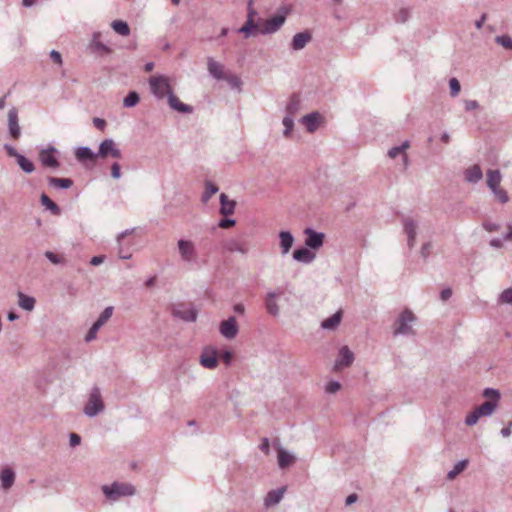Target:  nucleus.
<instances>
[{
	"instance_id": "nucleus-1",
	"label": "nucleus",
	"mask_w": 512,
	"mask_h": 512,
	"mask_svg": "<svg viewBox=\"0 0 512 512\" xmlns=\"http://www.w3.org/2000/svg\"><path fill=\"white\" fill-rule=\"evenodd\" d=\"M102 492L108 500L117 501L121 497L133 496L136 489L130 483L115 481L111 485H103Z\"/></svg>"
},
{
	"instance_id": "nucleus-2",
	"label": "nucleus",
	"mask_w": 512,
	"mask_h": 512,
	"mask_svg": "<svg viewBox=\"0 0 512 512\" xmlns=\"http://www.w3.org/2000/svg\"><path fill=\"white\" fill-rule=\"evenodd\" d=\"M417 320L416 316L409 309L403 310L394 323L393 335H413L412 324Z\"/></svg>"
},
{
	"instance_id": "nucleus-3",
	"label": "nucleus",
	"mask_w": 512,
	"mask_h": 512,
	"mask_svg": "<svg viewBox=\"0 0 512 512\" xmlns=\"http://www.w3.org/2000/svg\"><path fill=\"white\" fill-rule=\"evenodd\" d=\"M287 13L288 10L285 7L280 8L277 14L263 21L259 34L269 35L277 32L285 23Z\"/></svg>"
},
{
	"instance_id": "nucleus-4",
	"label": "nucleus",
	"mask_w": 512,
	"mask_h": 512,
	"mask_svg": "<svg viewBox=\"0 0 512 512\" xmlns=\"http://www.w3.org/2000/svg\"><path fill=\"white\" fill-rule=\"evenodd\" d=\"M148 82L151 93L159 100L168 95L172 89L168 77L164 75L151 76Z\"/></svg>"
},
{
	"instance_id": "nucleus-5",
	"label": "nucleus",
	"mask_w": 512,
	"mask_h": 512,
	"mask_svg": "<svg viewBox=\"0 0 512 512\" xmlns=\"http://www.w3.org/2000/svg\"><path fill=\"white\" fill-rule=\"evenodd\" d=\"M104 410V403L101 397V392L98 387H93L89 394V399L84 407V413L88 417H95Z\"/></svg>"
},
{
	"instance_id": "nucleus-6",
	"label": "nucleus",
	"mask_w": 512,
	"mask_h": 512,
	"mask_svg": "<svg viewBox=\"0 0 512 512\" xmlns=\"http://www.w3.org/2000/svg\"><path fill=\"white\" fill-rule=\"evenodd\" d=\"M172 315L186 322H195L198 313L192 305L180 303L173 306Z\"/></svg>"
},
{
	"instance_id": "nucleus-7",
	"label": "nucleus",
	"mask_w": 512,
	"mask_h": 512,
	"mask_svg": "<svg viewBox=\"0 0 512 512\" xmlns=\"http://www.w3.org/2000/svg\"><path fill=\"white\" fill-rule=\"evenodd\" d=\"M112 313H113V307L112 306L106 307L102 311V313L100 314L98 319L93 323V325L91 326V328L87 332V334L85 336V341L86 342H91V341H93L96 338L97 332L111 318Z\"/></svg>"
},
{
	"instance_id": "nucleus-8",
	"label": "nucleus",
	"mask_w": 512,
	"mask_h": 512,
	"mask_svg": "<svg viewBox=\"0 0 512 512\" xmlns=\"http://www.w3.org/2000/svg\"><path fill=\"white\" fill-rule=\"evenodd\" d=\"M181 259L184 262H193L196 260L197 251L194 243L190 240L180 239L177 242Z\"/></svg>"
},
{
	"instance_id": "nucleus-9",
	"label": "nucleus",
	"mask_w": 512,
	"mask_h": 512,
	"mask_svg": "<svg viewBox=\"0 0 512 512\" xmlns=\"http://www.w3.org/2000/svg\"><path fill=\"white\" fill-rule=\"evenodd\" d=\"M305 245L312 249L318 250L323 246L325 235L322 232H317L312 228L304 229Z\"/></svg>"
},
{
	"instance_id": "nucleus-10",
	"label": "nucleus",
	"mask_w": 512,
	"mask_h": 512,
	"mask_svg": "<svg viewBox=\"0 0 512 512\" xmlns=\"http://www.w3.org/2000/svg\"><path fill=\"white\" fill-rule=\"evenodd\" d=\"M402 224L404 227V232L407 235V246L409 249H413L416 242L418 224L411 217H404L402 219Z\"/></svg>"
},
{
	"instance_id": "nucleus-11",
	"label": "nucleus",
	"mask_w": 512,
	"mask_h": 512,
	"mask_svg": "<svg viewBox=\"0 0 512 512\" xmlns=\"http://www.w3.org/2000/svg\"><path fill=\"white\" fill-rule=\"evenodd\" d=\"M223 248L228 252L246 255L249 252V243L243 238H231L224 242Z\"/></svg>"
},
{
	"instance_id": "nucleus-12",
	"label": "nucleus",
	"mask_w": 512,
	"mask_h": 512,
	"mask_svg": "<svg viewBox=\"0 0 512 512\" xmlns=\"http://www.w3.org/2000/svg\"><path fill=\"white\" fill-rule=\"evenodd\" d=\"M219 331L221 335L226 339H234L239 331V327L234 316H230L228 319L220 323Z\"/></svg>"
},
{
	"instance_id": "nucleus-13",
	"label": "nucleus",
	"mask_w": 512,
	"mask_h": 512,
	"mask_svg": "<svg viewBox=\"0 0 512 512\" xmlns=\"http://www.w3.org/2000/svg\"><path fill=\"white\" fill-rule=\"evenodd\" d=\"M56 152L57 149L53 146H50L47 149H42L39 153V160L41 161L42 165L45 167L57 169L60 166V162L54 155Z\"/></svg>"
},
{
	"instance_id": "nucleus-14",
	"label": "nucleus",
	"mask_w": 512,
	"mask_h": 512,
	"mask_svg": "<svg viewBox=\"0 0 512 512\" xmlns=\"http://www.w3.org/2000/svg\"><path fill=\"white\" fill-rule=\"evenodd\" d=\"M8 131L10 136L17 140L21 135V128L19 125L18 109L12 107L8 111Z\"/></svg>"
},
{
	"instance_id": "nucleus-15",
	"label": "nucleus",
	"mask_w": 512,
	"mask_h": 512,
	"mask_svg": "<svg viewBox=\"0 0 512 512\" xmlns=\"http://www.w3.org/2000/svg\"><path fill=\"white\" fill-rule=\"evenodd\" d=\"M354 361V354L348 346H342L339 349L338 357L335 361V369L340 367H349Z\"/></svg>"
},
{
	"instance_id": "nucleus-16",
	"label": "nucleus",
	"mask_w": 512,
	"mask_h": 512,
	"mask_svg": "<svg viewBox=\"0 0 512 512\" xmlns=\"http://www.w3.org/2000/svg\"><path fill=\"white\" fill-rule=\"evenodd\" d=\"M281 294H282V291H279V292L270 291L266 295L265 302H264L265 308H266L268 314H270L273 317L279 316L280 308L276 302V298L278 296H280Z\"/></svg>"
},
{
	"instance_id": "nucleus-17",
	"label": "nucleus",
	"mask_w": 512,
	"mask_h": 512,
	"mask_svg": "<svg viewBox=\"0 0 512 512\" xmlns=\"http://www.w3.org/2000/svg\"><path fill=\"white\" fill-rule=\"evenodd\" d=\"M168 105L171 109L178 111L180 113H192L193 107L182 103L178 97L173 93V91H169L167 95Z\"/></svg>"
},
{
	"instance_id": "nucleus-18",
	"label": "nucleus",
	"mask_w": 512,
	"mask_h": 512,
	"mask_svg": "<svg viewBox=\"0 0 512 512\" xmlns=\"http://www.w3.org/2000/svg\"><path fill=\"white\" fill-rule=\"evenodd\" d=\"M315 257V253L312 252L307 246L297 248L293 251V259L304 264H310L314 261Z\"/></svg>"
},
{
	"instance_id": "nucleus-19",
	"label": "nucleus",
	"mask_w": 512,
	"mask_h": 512,
	"mask_svg": "<svg viewBox=\"0 0 512 512\" xmlns=\"http://www.w3.org/2000/svg\"><path fill=\"white\" fill-rule=\"evenodd\" d=\"M200 364L207 369H214L218 365L217 351L212 349L210 351H204L199 358Z\"/></svg>"
},
{
	"instance_id": "nucleus-20",
	"label": "nucleus",
	"mask_w": 512,
	"mask_h": 512,
	"mask_svg": "<svg viewBox=\"0 0 512 512\" xmlns=\"http://www.w3.org/2000/svg\"><path fill=\"white\" fill-rule=\"evenodd\" d=\"M279 244L281 248V254L286 255L294 244V237L290 231L279 232Z\"/></svg>"
},
{
	"instance_id": "nucleus-21",
	"label": "nucleus",
	"mask_w": 512,
	"mask_h": 512,
	"mask_svg": "<svg viewBox=\"0 0 512 512\" xmlns=\"http://www.w3.org/2000/svg\"><path fill=\"white\" fill-rule=\"evenodd\" d=\"M209 74L217 80H223L226 74L224 73V66L215 61L212 57L207 59Z\"/></svg>"
},
{
	"instance_id": "nucleus-22",
	"label": "nucleus",
	"mask_w": 512,
	"mask_h": 512,
	"mask_svg": "<svg viewBox=\"0 0 512 512\" xmlns=\"http://www.w3.org/2000/svg\"><path fill=\"white\" fill-rule=\"evenodd\" d=\"M311 34L308 31L296 33L291 42V48L295 51L302 50L311 40Z\"/></svg>"
},
{
	"instance_id": "nucleus-23",
	"label": "nucleus",
	"mask_w": 512,
	"mask_h": 512,
	"mask_svg": "<svg viewBox=\"0 0 512 512\" xmlns=\"http://www.w3.org/2000/svg\"><path fill=\"white\" fill-rule=\"evenodd\" d=\"M261 26L259 22L254 19H247L245 24L238 29V33L244 35L245 38H249L251 35L259 34Z\"/></svg>"
},
{
	"instance_id": "nucleus-24",
	"label": "nucleus",
	"mask_w": 512,
	"mask_h": 512,
	"mask_svg": "<svg viewBox=\"0 0 512 512\" xmlns=\"http://www.w3.org/2000/svg\"><path fill=\"white\" fill-rule=\"evenodd\" d=\"M482 177H483L482 169L477 164L467 168L464 172V179L468 183L476 184L482 179Z\"/></svg>"
},
{
	"instance_id": "nucleus-25",
	"label": "nucleus",
	"mask_w": 512,
	"mask_h": 512,
	"mask_svg": "<svg viewBox=\"0 0 512 512\" xmlns=\"http://www.w3.org/2000/svg\"><path fill=\"white\" fill-rule=\"evenodd\" d=\"M321 116L318 112H312L301 119V123L306 126L308 132L313 133L316 131Z\"/></svg>"
},
{
	"instance_id": "nucleus-26",
	"label": "nucleus",
	"mask_w": 512,
	"mask_h": 512,
	"mask_svg": "<svg viewBox=\"0 0 512 512\" xmlns=\"http://www.w3.org/2000/svg\"><path fill=\"white\" fill-rule=\"evenodd\" d=\"M236 202L230 200L225 193L220 195V214L223 216L232 215L235 211Z\"/></svg>"
},
{
	"instance_id": "nucleus-27",
	"label": "nucleus",
	"mask_w": 512,
	"mask_h": 512,
	"mask_svg": "<svg viewBox=\"0 0 512 512\" xmlns=\"http://www.w3.org/2000/svg\"><path fill=\"white\" fill-rule=\"evenodd\" d=\"M75 156L79 162H86V161L95 162L96 159L98 158V155H96V153L93 152L91 150V148L86 147V146L77 148V150L75 152Z\"/></svg>"
},
{
	"instance_id": "nucleus-28",
	"label": "nucleus",
	"mask_w": 512,
	"mask_h": 512,
	"mask_svg": "<svg viewBox=\"0 0 512 512\" xmlns=\"http://www.w3.org/2000/svg\"><path fill=\"white\" fill-rule=\"evenodd\" d=\"M100 32H94L92 35V40L90 43V48L93 52H99L101 54H109L111 52V49L100 41Z\"/></svg>"
},
{
	"instance_id": "nucleus-29",
	"label": "nucleus",
	"mask_w": 512,
	"mask_h": 512,
	"mask_svg": "<svg viewBox=\"0 0 512 512\" xmlns=\"http://www.w3.org/2000/svg\"><path fill=\"white\" fill-rule=\"evenodd\" d=\"M342 320V311L338 310L336 313H334L332 316L328 317L327 319L323 320L321 322V328L324 330H335Z\"/></svg>"
},
{
	"instance_id": "nucleus-30",
	"label": "nucleus",
	"mask_w": 512,
	"mask_h": 512,
	"mask_svg": "<svg viewBox=\"0 0 512 512\" xmlns=\"http://www.w3.org/2000/svg\"><path fill=\"white\" fill-rule=\"evenodd\" d=\"M284 492V487L269 491L264 500L265 506L270 507L278 504L282 500Z\"/></svg>"
},
{
	"instance_id": "nucleus-31",
	"label": "nucleus",
	"mask_w": 512,
	"mask_h": 512,
	"mask_svg": "<svg viewBox=\"0 0 512 512\" xmlns=\"http://www.w3.org/2000/svg\"><path fill=\"white\" fill-rule=\"evenodd\" d=\"M0 480L3 489H10L15 482V472L11 468L3 469L0 472Z\"/></svg>"
},
{
	"instance_id": "nucleus-32",
	"label": "nucleus",
	"mask_w": 512,
	"mask_h": 512,
	"mask_svg": "<svg viewBox=\"0 0 512 512\" xmlns=\"http://www.w3.org/2000/svg\"><path fill=\"white\" fill-rule=\"evenodd\" d=\"M502 175L499 170L489 169L487 171V186L490 190H495L500 187Z\"/></svg>"
},
{
	"instance_id": "nucleus-33",
	"label": "nucleus",
	"mask_w": 512,
	"mask_h": 512,
	"mask_svg": "<svg viewBox=\"0 0 512 512\" xmlns=\"http://www.w3.org/2000/svg\"><path fill=\"white\" fill-rule=\"evenodd\" d=\"M116 146V143L113 139H105L103 140L98 148V152H96V155H98V158H106L110 155L114 147Z\"/></svg>"
},
{
	"instance_id": "nucleus-34",
	"label": "nucleus",
	"mask_w": 512,
	"mask_h": 512,
	"mask_svg": "<svg viewBox=\"0 0 512 512\" xmlns=\"http://www.w3.org/2000/svg\"><path fill=\"white\" fill-rule=\"evenodd\" d=\"M18 305L26 310V311H32L35 307L36 300L32 296H28L22 292H18Z\"/></svg>"
},
{
	"instance_id": "nucleus-35",
	"label": "nucleus",
	"mask_w": 512,
	"mask_h": 512,
	"mask_svg": "<svg viewBox=\"0 0 512 512\" xmlns=\"http://www.w3.org/2000/svg\"><path fill=\"white\" fill-rule=\"evenodd\" d=\"M295 459V456L286 450L282 448L278 450V465L280 468L284 469L289 467L295 461Z\"/></svg>"
},
{
	"instance_id": "nucleus-36",
	"label": "nucleus",
	"mask_w": 512,
	"mask_h": 512,
	"mask_svg": "<svg viewBox=\"0 0 512 512\" xmlns=\"http://www.w3.org/2000/svg\"><path fill=\"white\" fill-rule=\"evenodd\" d=\"M47 181L50 186L61 189H69L73 186V181L70 178H57L49 176Z\"/></svg>"
},
{
	"instance_id": "nucleus-37",
	"label": "nucleus",
	"mask_w": 512,
	"mask_h": 512,
	"mask_svg": "<svg viewBox=\"0 0 512 512\" xmlns=\"http://www.w3.org/2000/svg\"><path fill=\"white\" fill-rule=\"evenodd\" d=\"M300 110V98L297 94H292L286 106V115L294 117Z\"/></svg>"
},
{
	"instance_id": "nucleus-38",
	"label": "nucleus",
	"mask_w": 512,
	"mask_h": 512,
	"mask_svg": "<svg viewBox=\"0 0 512 512\" xmlns=\"http://www.w3.org/2000/svg\"><path fill=\"white\" fill-rule=\"evenodd\" d=\"M40 203L47 210H49L53 215H60V213H61L60 207L55 202H53L45 193L41 194Z\"/></svg>"
},
{
	"instance_id": "nucleus-39",
	"label": "nucleus",
	"mask_w": 512,
	"mask_h": 512,
	"mask_svg": "<svg viewBox=\"0 0 512 512\" xmlns=\"http://www.w3.org/2000/svg\"><path fill=\"white\" fill-rule=\"evenodd\" d=\"M498 406L496 401H486L475 408L481 417L490 416Z\"/></svg>"
},
{
	"instance_id": "nucleus-40",
	"label": "nucleus",
	"mask_w": 512,
	"mask_h": 512,
	"mask_svg": "<svg viewBox=\"0 0 512 512\" xmlns=\"http://www.w3.org/2000/svg\"><path fill=\"white\" fill-rule=\"evenodd\" d=\"M112 29L121 36H128L130 34V27L127 22L122 20H114L111 23Z\"/></svg>"
},
{
	"instance_id": "nucleus-41",
	"label": "nucleus",
	"mask_w": 512,
	"mask_h": 512,
	"mask_svg": "<svg viewBox=\"0 0 512 512\" xmlns=\"http://www.w3.org/2000/svg\"><path fill=\"white\" fill-rule=\"evenodd\" d=\"M17 164L25 173H32L35 170V166L31 160L26 158L24 155L20 154L16 158Z\"/></svg>"
},
{
	"instance_id": "nucleus-42",
	"label": "nucleus",
	"mask_w": 512,
	"mask_h": 512,
	"mask_svg": "<svg viewBox=\"0 0 512 512\" xmlns=\"http://www.w3.org/2000/svg\"><path fill=\"white\" fill-rule=\"evenodd\" d=\"M219 190L218 186L211 181L205 183V191L202 194L201 200L203 203H207L209 199L217 193Z\"/></svg>"
},
{
	"instance_id": "nucleus-43",
	"label": "nucleus",
	"mask_w": 512,
	"mask_h": 512,
	"mask_svg": "<svg viewBox=\"0 0 512 512\" xmlns=\"http://www.w3.org/2000/svg\"><path fill=\"white\" fill-rule=\"evenodd\" d=\"M140 101V96L136 91H130L123 99V106L126 108L135 107Z\"/></svg>"
},
{
	"instance_id": "nucleus-44",
	"label": "nucleus",
	"mask_w": 512,
	"mask_h": 512,
	"mask_svg": "<svg viewBox=\"0 0 512 512\" xmlns=\"http://www.w3.org/2000/svg\"><path fill=\"white\" fill-rule=\"evenodd\" d=\"M468 465V460L458 461L452 470H450L447 474V478L449 480L454 479L457 475H459Z\"/></svg>"
},
{
	"instance_id": "nucleus-45",
	"label": "nucleus",
	"mask_w": 512,
	"mask_h": 512,
	"mask_svg": "<svg viewBox=\"0 0 512 512\" xmlns=\"http://www.w3.org/2000/svg\"><path fill=\"white\" fill-rule=\"evenodd\" d=\"M410 147V142L405 140L400 146H395L389 149L388 156L392 159L396 158L399 154L404 153Z\"/></svg>"
},
{
	"instance_id": "nucleus-46",
	"label": "nucleus",
	"mask_w": 512,
	"mask_h": 512,
	"mask_svg": "<svg viewBox=\"0 0 512 512\" xmlns=\"http://www.w3.org/2000/svg\"><path fill=\"white\" fill-rule=\"evenodd\" d=\"M282 123L284 126L283 135H284V137L288 138L291 136V133H292V130L294 127V117H291L290 115H285Z\"/></svg>"
},
{
	"instance_id": "nucleus-47",
	"label": "nucleus",
	"mask_w": 512,
	"mask_h": 512,
	"mask_svg": "<svg viewBox=\"0 0 512 512\" xmlns=\"http://www.w3.org/2000/svg\"><path fill=\"white\" fill-rule=\"evenodd\" d=\"M499 304H509L512 305V288H507L503 290L497 299Z\"/></svg>"
},
{
	"instance_id": "nucleus-48",
	"label": "nucleus",
	"mask_w": 512,
	"mask_h": 512,
	"mask_svg": "<svg viewBox=\"0 0 512 512\" xmlns=\"http://www.w3.org/2000/svg\"><path fill=\"white\" fill-rule=\"evenodd\" d=\"M223 80H226L227 83L231 86L233 89L240 90L242 86V81L237 75L229 74L224 77Z\"/></svg>"
},
{
	"instance_id": "nucleus-49",
	"label": "nucleus",
	"mask_w": 512,
	"mask_h": 512,
	"mask_svg": "<svg viewBox=\"0 0 512 512\" xmlns=\"http://www.w3.org/2000/svg\"><path fill=\"white\" fill-rule=\"evenodd\" d=\"M495 42L505 49L512 50V38L508 35H499L495 37Z\"/></svg>"
},
{
	"instance_id": "nucleus-50",
	"label": "nucleus",
	"mask_w": 512,
	"mask_h": 512,
	"mask_svg": "<svg viewBox=\"0 0 512 512\" xmlns=\"http://www.w3.org/2000/svg\"><path fill=\"white\" fill-rule=\"evenodd\" d=\"M491 192L494 194L495 198L502 204H505L509 201V196L506 190L502 189L501 187L496 188L495 190H491Z\"/></svg>"
},
{
	"instance_id": "nucleus-51",
	"label": "nucleus",
	"mask_w": 512,
	"mask_h": 512,
	"mask_svg": "<svg viewBox=\"0 0 512 512\" xmlns=\"http://www.w3.org/2000/svg\"><path fill=\"white\" fill-rule=\"evenodd\" d=\"M482 395L484 397H486V398H490L489 401L499 402V400L501 398V394H500L499 390L494 389V388H486V389H484Z\"/></svg>"
},
{
	"instance_id": "nucleus-52",
	"label": "nucleus",
	"mask_w": 512,
	"mask_h": 512,
	"mask_svg": "<svg viewBox=\"0 0 512 512\" xmlns=\"http://www.w3.org/2000/svg\"><path fill=\"white\" fill-rule=\"evenodd\" d=\"M410 17V11L408 8H401L395 15V21L397 23H405Z\"/></svg>"
},
{
	"instance_id": "nucleus-53",
	"label": "nucleus",
	"mask_w": 512,
	"mask_h": 512,
	"mask_svg": "<svg viewBox=\"0 0 512 512\" xmlns=\"http://www.w3.org/2000/svg\"><path fill=\"white\" fill-rule=\"evenodd\" d=\"M449 87H450V94L452 97H456L461 90L460 82L456 78H451L449 80Z\"/></svg>"
},
{
	"instance_id": "nucleus-54",
	"label": "nucleus",
	"mask_w": 512,
	"mask_h": 512,
	"mask_svg": "<svg viewBox=\"0 0 512 512\" xmlns=\"http://www.w3.org/2000/svg\"><path fill=\"white\" fill-rule=\"evenodd\" d=\"M45 257L53 264H62L64 263V258L52 251H46Z\"/></svg>"
},
{
	"instance_id": "nucleus-55",
	"label": "nucleus",
	"mask_w": 512,
	"mask_h": 512,
	"mask_svg": "<svg viewBox=\"0 0 512 512\" xmlns=\"http://www.w3.org/2000/svg\"><path fill=\"white\" fill-rule=\"evenodd\" d=\"M480 417H481V416L478 414L477 410H476V409H474V410H473V412H471L470 414H468V415L466 416V418H465V424H466L467 426H473V425H475V424L478 422V420H479V418H480Z\"/></svg>"
},
{
	"instance_id": "nucleus-56",
	"label": "nucleus",
	"mask_w": 512,
	"mask_h": 512,
	"mask_svg": "<svg viewBox=\"0 0 512 512\" xmlns=\"http://www.w3.org/2000/svg\"><path fill=\"white\" fill-rule=\"evenodd\" d=\"M341 389V384L338 381H330L326 385V392L330 394H334Z\"/></svg>"
},
{
	"instance_id": "nucleus-57",
	"label": "nucleus",
	"mask_w": 512,
	"mask_h": 512,
	"mask_svg": "<svg viewBox=\"0 0 512 512\" xmlns=\"http://www.w3.org/2000/svg\"><path fill=\"white\" fill-rule=\"evenodd\" d=\"M118 255L121 259L127 260L130 259L132 254L124 247V242L118 244Z\"/></svg>"
},
{
	"instance_id": "nucleus-58",
	"label": "nucleus",
	"mask_w": 512,
	"mask_h": 512,
	"mask_svg": "<svg viewBox=\"0 0 512 512\" xmlns=\"http://www.w3.org/2000/svg\"><path fill=\"white\" fill-rule=\"evenodd\" d=\"M235 224H236V220L235 219L223 218V219H221L219 221L218 226L220 228L227 229V228H230V227L234 226Z\"/></svg>"
},
{
	"instance_id": "nucleus-59",
	"label": "nucleus",
	"mask_w": 512,
	"mask_h": 512,
	"mask_svg": "<svg viewBox=\"0 0 512 512\" xmlns=\"http://www.w3.org/2000/svg\"><path fill=\"white\" fill-rule=\"evenodd\" d=\"M111 176L114 179H119L121 177V167H120L119 163L114 162L111 165Z\"/></svg>"
},
{
	"instance_id": "nucleus-60",
	"label": "nucleus",
	"mask_w": 512,
	"mask_h": 512,
	"mask_svg": "<svg viewBox=\"0 0 512 512\" xmlns=\"http://www.w3.org/2000/svg\"><path fill=\"white\" fill-rule=\"evenodd\" d=\"M134 231H135V228H130V229H126L125 231H122L121 233H119V234L117 235V238H116L117 243H118V244L123 243L124 238H125V237H127V236H129V235H131V234H133V233H134Z\"/></svg>"
},
{
	"instance_id": "nucleus-61",
	"label": "nucleus",
	"mask_w": 512,
	"mask_h": 512,
	"mask_svg": "<svg viewBox=\"0 0 512 512\" xmlns=\"http://www.w3.org/2000/svg\"><path fill=\"white\" fill-rule=\"evenodd\" d=\"M81 443V437L76 433H70L69 444L71 447H76Z\"/></svg>"
},
{
	"instance_id": "nucleus-62",
	"label": "nucleus",
	"mask_w": 512,
	"mask_h": 512,
	"mask_svg": "<svg viewBox=\"0 0 512 512\" xmlns=\"http://www.w3.org/2000/svg\"><path fill=\"white\" fill-rule=\"evenodd\" d=\"M4 149L8 156L14 157L15 159L20 155V153L11 145L5 144Z\"/></svg>"
},
{
	"instance_id": "nucleus-63",
	"label": "nucleus",
	"mask_w": 512,
	"mask_h": 512,
	"mask_svg": "<svg viewBox=\"0 0 512 512\" xmlns=\"http://www.w3.org/2000/svg\"><path fill=\"white\" fill-rule=\"evenodd\" d=\"M50 57L54 63H56L58 65H62V63H63L62 56L58 51L52 50L50 52Z\"/></svg>"
},
{
	"instance_id": "nucleus-64",
	"label": "nucleus",
	"mask_w": 512,
	"mask_h": 512,
	"mask_svg": "<svg viewBox=\"0 0 512 512\" xmlns=\"http://www.w3.org/2000/svg\"><path fill=\"white\" fill-rule=\"evenodd\" d=\"M464 105L466 111H472L479 107V103L476 100H466Z\"/></svg>"
}]
</instances>
